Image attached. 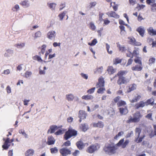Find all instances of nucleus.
Listing matches in <instances>:
<instances>
[{"instance_id":"1","label":"nucleus","mask_w":156,"mask_h":156,"mask_svg":"<svg viewBox=\"0 0 156 156\" xmlns=\"http://www.w3.org/2000/svg\"><path fill=\"white\" fill-rule=\"evenodd\" d=\"M124 139L121 140L116 144H111L105 145L104 148V150L105 153L109 154H112L115 153L116 150L118 149V147L120 146L124 142Z\"/></svg>"},{"instance_id":"2","label":"nucleus","mask_w":156,"mask_h":156,"mask_svg":"<svg viewBox=\"0 0 156 156\" xmlns=\"http://www.w3.org/2000/svg\"><path fill=\"white\" fill-rule=\"evenodd\" d=\"M141 131V129L139 128H136L135 129V141L137 143L141 142L145 136V135H143L140 137Z\"/></svg>"},{"instance_id":"3","label":"nucleus","mask_w":156,"mask_h":156,"mask_svg":"<svg viewBox=\"0 0 156 156\" xmlns=\"http://www.w3.org/2000/svg\"><path fill=\"white\" fill-rule=\"evenodd\" d=\"M141 117L140 113L139 112H137L133 115V118L130 116L128 120V122H136L139 121L140 118Z\"/></svg>"},{"instance_id":"4","label":"nucleus","mask_w":156,"mask_h":156,"mask_svg":"<svg viewBox=\"0 0 156 156\" xmlns=\"http://www.w3.org/2000/svg\"><path fill=\"white\" fill-rule=\"evenodd\" d=\"M77 133L76 131L73 129H69L66 131L64 135V138L67 140L71 137L76 136Z\"/></svg>"},{"instance_id":"5","label":"nucleus","mask_w":156,"mask_h":156,"mask_svg":"<svg viewBox=\"0 0 156 156\" xmlns=\"http://www.w3.org/2000/svg\"><path fill=\"white\" fill-rule=\"evenodd\" d=\"M99 148V146L98 144L91 145L87 148V152L92 153Z\"/></svg>"},{"instance_id":"6","label":"nucleus","mask_w":156,"mask_h":156,"mask_svg":"<svg viewBox=\"0 0 156 156\" xmlns=\"http://www.w3.org/2000/svg\"><path fill=\"white\" fill-rule=\"evenodd\" d=\"M129 80L124 77H120L117 81V83L121 85L123 84H126L129 82Z\"/></svg>"},{"instance_id":"7","label":"nucleus","mask_w":156,"mask_h":156,"mask_svg":"<svg viewBox=\"0 0 156 156\" xmlns=\"http://www.w3.org/2000/svg\"><path fill=\"white\" fill-rule=\"evenodd\" d=\"M59 152L62 156H66L71 154V151L67 147L61 149Z\"/></svg>"},{"instance_id":"8","label":"nucleus","mask_w":156,"mask_h":156,"mask_svg":"<svg viewBox=\"0 0 156 156\" xmlns=\"http://www.w3.org/2000/svg\"><path fill=\"white\" fill-rule=\"evenodd\" d=\"M56 35V32L54 30L49 31L47 34V37L51 40H54Z\"/></svg>"},{"instance_id":"9","label":"nucleus","mask_w":156,"mask_h":156,"mask_svg":"<svg viewBox=\"0 0 156 156\" xmlns=\"http://www.w3.org/2000/svg\"><path fill=\"white\" fill-rule=\"evenodd\" d=\"M14 50L11 49H7L5 52L4 55L6 58H8L13 55L14 53Z\"/></svg>"},{"instance_id":"10","label":"nucleus","mask_w":156,"mask_h":156,"mask_svg":"<svg viewBox=\"0 0 156 156\" xmlns=\"http://www.w3.org/2000/svg\"><path fill=\"white\" fill-rule=\"evenodd\" d=\"M11 142H10L9 139L7 138L5 141L4 144L2 146V147L5 149H7L10 146V145H9L8 144L9 143L12 142L14 141V139H12L10 140Z\"/></svg>"},{"instance_id":"11","label":"nucleus","mask_w":156,"mask_h":156,"mask_svg":"<svg viewBox=\"0 0 156 156\" xmlns=\"http://www.w3.org/2000/svg\"><path fill=\"white\" fill-rule=\"evenodd\" d=\"M58 127L56 125H52L50 126L49 129L48 130L47 133H52L55 132L57 130Z\"/></svg>"},{"instance_id":"12","label":"nucleus","mask_w":156,"mask_h":156,"mask_svg":"<svg viewBox=\"0 0 156 156\" xmlns=\"http://www.w3.org/2000/svg\"><path fill=\"white\" fill-rule=\"evenodd\" d=\"M20 4L24 8H26L30 6V3L28 0H25L21 1Z\"/></svg>"},{"instance_id":"13","label":"nucleus","mask_w":156,"mask_h":156,"mask_svg":"<svg viewBox=\"0 0 156 156\" xmlns=\"http://www.w3.org/2000/svg\"><path fill=\"white\" fill-rule=\"evenodd\" d=\"M107 14L109 16L111 17H112L116 19L119 18V16L115 12L111 11L107 13Z\"/></svg>"},{"instance_id":"14","label":"nucleus","mask_w":156,"mask_h":156,"mask_svg":"<svg viewBox=\"0 0 156 156\" xmlns=\"http://www.w3.org/2000/svg\"><path fill=\"white\" fill-rule=\"evenodd\" d=\"M104 79L102 77H100L98 80V83L96 85L97 88L99 87H103L104 86Z\"/></svg>"},{"instance_id":"15","label":"nucleus","mask_w":156,"mask_h":156,"mask_svg":"<svg viewBox=\"0 0 156 156\" xmlns=\"http://www.w3.org/2000/svg\"><path fill=\"white\" fill-rule=\"evenodd\" d=\"M146 105V103L143 101H140L139 103L136 104L135 105V108L136 109H138L140 108H143Z\"/></svg>"},{"instance_id":"16","label":"nucleus","mask_w":156,"mask_h":156,"mask_svg":"<svg viewBox=\"0 0 156 156\" xmlns=\"http://www.w3.org/2000/svg\"><path fill=\"white\" fill-rule=\"evenodd\" d=\"M142 64L141 65L140 64L136 65L132 67L133 70L137 71H140L142 70Z\"/></svg>"},{"instance_id":"17","label":"nucleus","mask_w":156,"mask_h":156,"mask_svg":"<svg viewBox=\"0 0 156 156\" xmlns=\"http://www.w3.org/2000/svg\"><path fill=\"white\" fill-rule=\"evenodd\" d=\"M87 114L83 110H80L79 112V117L81 119H85Z\"/></svg>"},{"instance_id":"18","label":"nucleus","mask_w":156,"mask_h":156,"mask_svg":"<svg viewBox=\"0 0 156 156\" xmlns=\"http://www.w3.org/2000/svg\"><path fill=\"white\" fill-rule=\"evenodd\" d=\"M55 141V140L54 138L52 136H50L48 137L47 143L48 145L53 144Z\"/></svg>"},{"instance_id":"19","label":"nucleus","mask_w":156,"mask_h":156,"mask_svg":"<svg viewBox=\"0 0 156 156\" xmlns=\"http://www.w3.org/2000/svg\"><path fill=\"white\" fill-rule=\"evenodd\" d=\"M147 30L151 35H156V30H154L152 27H150L147 29Z\"/></svg>"},{"instance_id":"20","label":"nucleus","mask_w":156,"mask_h":156,"mask_svg":"<svg viewBox=\"0 0 156 156\" xmlns=\"http://www.w3.org/2000/svg\"><path fill=\"white\" fill-rule=\"evenodd\" d=\"M136 31L139 33L140 35L143 37L145 32V30L144 27H140L136 30Z\"/></svg>"},{"instance_id":"21","label":"nucleus","mask_w":156,"mask_h":156,"mask_svg":"<svg viewBox=\"0 0 156 156\" xmlns=\"http://www.w3.org/2000/svg\"><path fill=\"white\" fill-rule=\"evenodd\" d=\"M119 111L120 113L122 115H125L128 112V110L126 107L124 108H119Z\"/></svg>"},{"instance_id":"22","label":"nucleus","mask_w":156,"mask_h":156,"mask_svg":"<svg viewBox=\"0 0 156 156\" xmlns=\"http://www.w3.org/2000/svg\"><path fill=\"white\" fill-rule=\"evenodd\" d=\"M66 99L69 101H73L74 98V96L72 94H66Z\"/></svg>"},{"instance_id":"23","label":"nucleus","mask_w":156,"mask_h":156,"mask_svg":"<svg viewBox=\"0 0 156 156\" xmlns=\"http://www.w3.org/2000/svg\"><path fill=\"white\" fill-rule=\"evenodd\" d=\"M93 126L94 127L102 128L104 126V123L103 122L100 121L97 123H93Z\"/></svg>"},{"instance_id":"24","label":"nucleus","mask_w":156,"mask_h":156,"mask_svg":"<svg viewBox=\"0 0 156 156\" xmlns=\"http://www.w3.org/2000/svg\"><path fill=\"white\" fill-rule=\"evenodd\" d=\"M130 41L132 44L135 46H140L141 45V44L139 42L136 41L134 38H132L130 39Z\"/></svg>"},{"instance_id":"25","label":"nucleus","mask_w":156,"mask_h":156,"mask_svg":"<svg viewBox=\"0 0 156 156\" xmlns=\"http://www.w3.org/2000/svg\"><path fill=\"white\" fill-rule=\"evenodd\" d=\"M34 153V151L32 149H29L25 153V156H32Z\"/></svg>"},{"instance_id":"26","label":"nucleus","mask_w":156,"mask_h":156,"mask_svg":"<svg viewBox=\"0 0 156 156\" xmlns=\"http://www.w3.org/2000/svg\"><path fill=\"white\" fill-rule=\"evenodd\" d=\"M107 71L109 74L111 75L116 72V69H114L112 66H109L108 67Z\"/></svg>"},{"instance_id":"27","label":"nucleus","mask_w":156,"mask_h":156,"mask_svg":"<svg viewBox=\"0 0 156 156\" xmlns=\"http://www.w3.org/2000/svg\"><path fill=\"white\" fill-rule=\"evenodd\" d=\"M76 145L78 148L80 150L82 149L84 147L83 142L81 141L77 142L76 143Z\"/></svg>"},{"instance_id":"28","label":"nucleus","mask_w":156,"mask_h":156,"mask_svg":"<svg viewBox=\"0 0 156 156\" xmlns=\"http://www.w3.org/2000/svg\"><path fill=\"white\" fill-rule=\"evenodd\" d=\"M103 69L102 66H100L98 68H97L95 69L94 73V74L101 73H102Z\"/></svg>"},{"instance_id":"29","label":"nucleus","mask_w":156,"mask_h":156,"mask_svg":"<svg viewBox=\"0 0 156 156\" xmlns=\"http://www.w3.org/2000/svg\"><path fill=\"white\" fill-rule=\"evenodd\" d=\"M82 98L83 99H84L86 100H88L90 99H92L93 98V97L91 95L88 94L86 95H84L83 96Z\"/></svg>"},{"instance_id":"30","label":"nucleus","mask_w":156,"mask_h":156,"mask_svg":"<svg viewBox=\"0 0 156 156\" xmlns=\"http://www.w3.org/2000/svg\"><path fill=\"white\" fill-rule=\"evenodd\" d=\"M141 98V96L140 95H137L136 96L134 97V98L130 101L131 103L136 102Z\"/></svg>"},{"instance_id":"31","label":"nucleus","mask_w":156,"mask_h":156,"mask_svg":"<svg viewBox=\"0 0 156 156\" xmlns=\"http://www.w3.org/2000/svg\"><path fill=\"white\" fill-rule=\"evenodd\" d=\"M117 47L119 48V50L123 52L126 50V48L124 45H121L118 43H117Z\"/></svg>"},{"instance_id":"32","label":"nucleus","mask_w":156,"mask_h":156,"mask_svg":"<svg viewBox=\"0 0 156 156\" xmlns=\"http://www.w3.org/2000/svg\"><path fill=\"white\" fill-rule=\"evenodd\" d=\"M154 101V100L153 98H151L150 99L147 100V101L145 102V103H146V106L149 104H151V105H153Z\"/></svg>"},{"instance_id":"33","label":"nucleus","mask_w":156,"mask_h":156,"mask_svg":"<svg viewBox=\"0 0 156 156\" xmlns=\"http://www.w3.org/2000/svg\"><path fill=\"white\" fill-rule=\"evenodd\" d=\"M126 73L127 72L126 71H120L116 75H117V76H118L119 77H123L122 76Z\"/></svg>"},{"instance_id":"34","label":"nucleus","mask_w":156,"mask_h":156,"mask_svg":"<svg viewBox=\"0 0 156 156\" xmlns=\"http://www.w3.org/2000/svg\"><path fill=\"white\" fill-rule=\"evenodd\" d=\"M19 133L20 134H22L26 138H28V135L24 131V130L21 129L19 131Z\"/></svg>"},{"instance_id":"35","label":"nucleus","mask_w":156,"mask_h":156,"mask_svg":"<svg viewBox=\"0 0 156 156\" xmlns=\"http://www.w3.org/2000/svg\"><path fill=\"white\" fill-rule=\"evenodd\" d=\"M20 9L19 5L18 4L15 5L12 8V10L13 12H16Z\"/></svg>"},{"instance_id":"36","label":"nucleus","mask_w":156,"mask_h":156,"mask_svg":"<svg viewBox=\"0 0 156 156\" xmlns=\"http://www.w3.org/2000/svg\"><path fill=\"white\" fill-rule=\"evenodd\" d=\"M89 27L90 29L92 30H94L96 29V27L94 23L92 22H90L89 24Z\"/></svg>"},{"instance_id":"37","label":"nucleus","mask_w":156,"mask_h":156,"mask_svg":"<svg viewBox=\"0 0 156 156\" xmlns=\"http://www.w3.org/2000/svg\"><path fill=\"white\" fill-rule=\"evenodd\" d=\"M81 127L82 130L84 132L87 131L88 128V125L85 123L82 124Z\"/></svg>"},{"instance_id":"38","label":"nucleus","mask_w":156,"mask_h":156,"mask_svg":"<svg viewBox=\"0 0 156 156\" xmlns=\"http://www.w3.org/2000/svg\"><path fill=\"white\" fill-rule=\"evenodd\" d=\"M126 105V102L125 101L122 100L119 101L117 103V105L119 107L124 106Z\"/></svg>"},{"instance_id":"39","label":"nucleus","mask_w":156,"mask_h":156,"mask_svg":"<svg viewBox=\"0 0 156 156\" xmlns=\"http://www.w3.org/2000/svg\"><path fill=\"white\" fill-rule=\"evenodd\" d=\"M51 153L52 154H55L58 152V150L56 147L51 148L50 149Z\"/></svg>"},{"instance_id":"40","label":"nucleus","mask_w":156,"mask_h":156,"mask_svg":"<svg viewBox=\"0 0 156 156\" xmlns=\"http://www.w3.org/2000/svg\"><path fill=\"white\" fill-rule=\"evenodd\" d=\"M15 46L18 48H21L25 46V44L24 43H18L15 45Z\"/></svg>"},{"instance_id":"41","label":"nucleus","mask_w":156,"mask_h":156,"mask_svg":"<svg viewBox=\"0 0 156 156\" xmlns=\"http://www.w3.org/2000/svg\"><path fill=\"white\" fill-rule=\"evenodd\" d=\"M136 85L135 84H133L131 87H129L128 90V92H130L131 91L133 90H135L136 89Z\"/></svg>"},{"instance_id":"42","label":"nucleus","mask_w":156,"mask_h":156,"mask_svg":"<svg viewBox=\"0 0 156 156\" xmlns=\"http://www.w3.org/2000/svg\"><path fill=\"white\" fill-rule=\"evenodd\" d=\"M119 28L121 30L120 34H124L126 32L125 29V27L123 25H120L119 26Z\"/></svg>"},{"instance_id":"43","label":"nucleus","mask_w":156,"mask_h":156,"mask_svg":"<svg viewBox=\"0 0 156 156\" xmlns=\"http://www.w3.org/2000/svg\"><path fill=\"white\" fill-rule=\"evenodd\" d=\"M32 74V73L31 72L27 71L25 73L23 76L26 78H28L31 76Z\"/></svg>"},{"instance_id":"44","label":"nucleus","mask_w":156,"mask_h":156,"mask_svg":"<svg viewBox=\"0 0 156 156\" xmlns=\"http://www.w3.org/2000/svg\"><path fill=\"white\" fill-rule=\"evenodd\" d=\"M41 33L40 31H38L35 33L34 37V39H36L37 38L41 36Z\"/></svg>"},{"instance_id":"45","label":"nucleus","mask_w":156,"mask_h":156,"mask_svg":"<svg viewBox=\"0 0 156 156\" xmlns=\"http://www.w3.org/2000/svg\"><path fill=\"white\" fill-rule=\"evenodd\" d=\"M98 42L97 40L96 39H94L91 41V43H88V44L90 46H94Z\"/></svg>"},{"instance_id":"46","label":"nucleus","mask_w":156,"mask_h":156,"mask_svg":"<svg viewBox=\"0 0 156 156\" xmlns=\"http://www.w3.org/2000/svg\"><path fill=\"white\" fill-rule=\"evenodd\" d=\"M129 141L128 140H126L125 142L122 143L121 145H122V147L123 148H125L126 145L129 143Z\"/></svg>"},{"instance_id":"47","label":"nucleus","mask_w":156,"mask_h":156,"mask_svg":"<svg viewBox=\"0 0 156 156\" xmlns=\"http://www.w3.org/2000/svg\"><path fill=\"white\" fill-rule=\"evenodd\" d=\"M113 62L114 64L116 65L120 63L121 62V60L118 58H116L113 60Z\"/></svg>"},{"instance_id":"48","label":"nucleus","mask_w":156,"mask_h":156,"mask_svg":"<svg viewBox=\"0 0 156 156\" xmlns=\"http://www.w3.org/2000/svg\"><path fill=\"white\" fill-rule=\"evenodd\" d=\"M66 13L67 12L66 11H65L62 13L59 14V16L61 20H63Z\"/></svg>"},{"instance_id":"49","label":"nucleus","mask_w":156,"mask_h":156,"mask_svg":"<svg viewBox=\"0 0 156 156\" xmlns=\"http://www.w3.org/2000/svg\"><path fill=\"white\" fill-rule=\"evenodd\" d=\"M56 4L55 3H52L49 4V7L52 9V10H54L56 5Z\"/></svg>"},{"instance_id":"50","label":"nucleus","mask_w":156,"mask_h":156,"mask_svg":"<svg viewBox=\"0 0 156 156\" xmlns=\"http://www.w3.org/2000/svg\"><path fill=\"white\" fill-rule=\"evenodd\" d=\"M105 90V88L103 87L100 88L97 91V93L99 94H102Z\"/></svg>"},{"instance_id":"51","label":"nucleus","mask_w":156,"mask_h":156,"mask_svg":"<svg viewBox=\"0 0 156 156\" xmlns=\"http://www.w3.org/2000/svg\"><path fill=\"white\" fill-rule=\"evenodd\" d=\"M124 132L123 131H121L119 132L118 134L116 135L115 136V137L114 138L115 139H117V138L119 137L122 136L124 134Z\"/></svg>"},{"instance_id":"52","label":"nucleus","mask_w":156,"mask_h":156,"mask_svg":"<svg viewBox=\"0 0 156 156\" xmlns=\"http://www.w3.org/2000/svg\"><path fill=\"white\" fill-rule=\"evenodd\" d=\"M139 51L138 49H136L133 50V52L132 54L133 56H136L138 55Z\"/></svg>"},{"instance_id":"53","label":"nucleus","mask_w":156,"mask_h":156,"mask_svg":"<svg viewBox=\"0 0 156 156\" xmlns=\"http://www.w3.org/2000/svg\"><path fill=\"white\" fill-rule=\"evenodd\" d=\"M95 89V87H94L91 88V89L88 90L87 91V92L89 94H92L94 92Z\"/></svg>"},{"instance_id":"54","label":"nucleus","mask_w":156,"mask_h":156,"mask_svg":"<svg viewBox=\"0 0 156 156\" xmlns=\"http://www.w3.org/2000/svg\"><path fill=\"white\" fill-rule=\"evenodd\" d=\"M133 131H132L130 132V133H128L126 134V138H129L130 137L132 136L133 135Z\"/></svg>"},{"instance_id":"55","label":"nucleus","mask_w":156,"mask_h":156,"mask_svg":"<svg viewBox=\"0 0 156 156\" xmlns=\"http://www.w3.org/2000/svg\"><path fill=\"white\" fill-rule=\"evenodd\" d=\"M145 6L144 5H140L139 4H138L136 8L137 9L139 10H140L141 9H143L145 7Z\"/></svg>"},{"instance_id":"56","label":"nucleus","mask_w":156,"mask_h":156,"mask_svg":"<svg viewBox=\"0 0 156 156\" xmlns=\"http://www.w3.org/2000/svg\"><path fill=\"white\" fill-rule=\"evenodd\" d=\"M80 75L84 79H85L86 80L88 78V76L87 75L83 73H81L80 74Z\"/></svg>"},{"instance_id":"57","label":"nucleus","mask_w":156,"mask_h":156,"mask_svg":"<svg viewBox=\"0 0 156 156\" xmlns=\"http://www.w3.org/2000/svg\"><path fill=\"white\" fill-rule=\"evenodd\" d=\"M6 90L7 93L8 94L10 93L11 92V88L9 86H8L6 87Z\"/></svg>"},{"instance_id":"58","label":"nucleus","mask_w":156,"mask_h":156,"mask_svg":"<svg viewBox=\"0 0 156 156\" xmlns=\"http://www.w3.org/2000/svg\"><path fill=\"white\" fill-rule=\"evenodd\" d=\"M152 114L151 113H149L146 116V117L151 120H152L153 119L152 118Z\"/></svg>"},{"instance_id":"59","label":"nucleus","mask_w":156,"mask_h":156,"mask_svg":"<svg viewBox=\"0 0 156 156\" xmlns=\"http://www.w3.org/2000/svg\"><path fill=\"white\" fill-rule=\"evenodd\" d=\"M10 71L9 69H7L4 71L3 73H2L5 75H8L10 73Z\"/></svg>"},{"instance_id":"60","label":"nucleus","mask_w":156,"mask_h":156,"mask_svg":"<svg viewBox=\"0 0 156 156\" xmlns=\"http://www.w3.org/2000/svg\"><path fill=\"white\" fill-rule=\"evenodd\" d=\"M155 58L153 57L151 58H150L149 60V62H150V64H152L154 63L155 62Z\"/></svg>"},{"instance_id":"61","label":"nucleus","mask_w":156,"mask_h":156,"mask_svg":"<svg viewBox=\"0 0 156 156\" xmlns=\"http://www.w3.org/2000/svg\"><path fill=\"white\" fill-rule=\"evenodd\" d=\"M71 144L70 142L68 140L65 142L64 144V145L66 146H70Z\"/></svg>"},{"instance_id":"62","label":"nucleus","mask_w":156,"mask_h":156,"mask_svg":"<svg viewBox=\"0 0 156 156\" xmlns=\"http://www.w3.org/2000/svg\"><path fill=\"white\" fill-rule=\"evenodd\" d=\"M134 62L138 64V65L140 64L141 65L142 64L141 61L138 59H135Z\"/></svg>"},{"instance_id":"63","label":"nucleus","mask_w":156,"mask_h":156,"mask_svg":"<svg viewBox=\"0 0 156 156\" xmlns=\"http://www.w3.org/2000/svg\"><path fill=\"white\" fill-rule=\"evenodd\" d=\"M129 3L133 5H134L136 3V0H129Z\"/></svg>"},{"instance_id":"64","label":"nucleus","mask_w":156,"mask_h":156,"mask_svg":"<svg viewBox=\"0 0 156 156\" xmlns=\"http://www.w3.org/2000/svg\"><path fill=\"white\" fill-rule=\"evenodd\" d=\"M133 61V60L132 59V58H129L128 61V62L126 64V66H128L129 65H130L132 62Z\"/></svg>"}]
</instances>
